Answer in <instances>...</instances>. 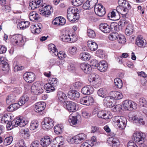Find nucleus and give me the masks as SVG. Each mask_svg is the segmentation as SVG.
<instances>
[{
  "label": "nucleus",
  "instance_id": "1",
  "mask_svg": "<svg viewBox=\"0 0 147 147\" xmlns=\"http://www.w3.org/2000/svg\"><path fill=\"white\" fill-rule=\"evenodd\" d=\"M67 18L72 22H74L79 18V14L78 9L74 7H69L67 10Z\"/></svg>",
  "mask_w": 147,
  "mask_h": 147
},
{
  "label": "nucleus",
  "instance_id": "2",
  "mask_svg": "<svg viewBox=\"0 0 147 147\" xmlns=\"http://www.w3.org/2000/svg\"><path fill=\"white\" fill-rule=\"evenodd\" d=\"M92 67L93 69H96L101 72L106 71L108 68V64L104 61H101L99 63L95 59H92L90 62Z\"/></svg>",
  "mask_w": 147,
  "mask_h": 147
},
{
  "label": "nucleus",
  "instance_id": "3",
  "mask_svg": "<svg viewBox=\"0 0 147 147\" xmlns=\"http://www.w3.org/2000/svg\"><path fill=\"white\" fill-rule=\"evenodd\" d=\"M61 39L63 42L70 43L74 42L77 40L75 33L72 31L68 30H65L63 33Z\"/></svg>",
  "mask_w": 147,
  "mask_h": 147
},
{
  "label": "nucleus",
  "instance_id": "4",
  "mask_svg": "<svg viewBox=\"0 0 147 147\" xmlns=\"http://www.w3.org/2000/svg\"><path fill=\"white\" fill-rule=\"evenodd\" d=\"M113 123L115 125L117 126L121 129L125 128L127 124L126 118L123 116H115L113 119Z\"/></svg>",
  "mask_w": 147,
  "mask_h": 147
},
{
  "label": "nucleus",
  "instance_id": "5",
  "mask_svg": "<svg viewBox=\"0 0 147 147\" xmlns=\"http://www.w3.org/2000/svg\"><path fill=\"white\" fill-rule=\"evenodd\" d=\"M25 38V37L21 34H16L12 36L10 41L14 45L21 46L26 40Z\"/></svg>",
  "mask_w": 147,
  "mask_h": 147
},
{
  "label": "nucleus",
  "instance_id": "6",
  "mask_svg": "<svg viewBox=\"0 0 147 147\" xmlns=\"http://www.w3.org/2000/svg\"><path fill=\"white\" fill-rule=\"evenodd\" d=\"M53 11V8L51 5L45 4L41 5L39 9L38 13L43 16L47 17Z\"/></svg>",
  "mask_w": 147,
  "mask_h": 147
},
{
  "label": "nucleus",
  "instance_id": "7",
  "mask_svg": "<svg viewBox=\"0 0 147 147\" xmlns=\"http://www.w3.org/2000/svg\"><path fill=\"white\" fill-rule=\"evenodd\" d=\"M88 80L93 85L95 86H100L102 82L100 77L98 75L95 74H90L88 77Z\"/></svg>",
  "mask_w": 147,
  "mask_h": 147
},
{
  "label": "nucleus",
  "instance_id": "8",
  "mask_svg": "<svg viewBox=\"0 0 147 147\" xmlns=\"http://www.w3.org/2000/svg\"><path fill=\"white\" fill-rule=\"evenodd\" d=\"M31 90L32 93L36 94H40L44 91L43 85L37 82H35L32 85Z\"/></svg>",
  "mask_w": 147,
  "mask_h": 147
},
{
  "label": "nucleus",
  "instance_id": "9",
  "mask_svg": "<svg viewBox=\"0 0 147 147\" xmlns=\"http://www.w3.org/2000/svg\"><path fill=\"white\" fill-rule=\"evenodd\" d=\"M42 127L45 130H49L54 125L53 120L50 117H45L42 122Z\"/></svg>",
  "mask_w": 147,
  "mask_h": 147
},
{
  "label": "nucleus",
  "instance_id": "10",
  "mask_svg": "<svg viewBox=\"0 0 147 147\" xmlns=\"http://www.w3.org/2000/svg\"><path fill=\"white\" fill-rule=\"evenodd\" d=\"M145 136L142 132H135L133 134L132 139L135 142L139 144H142L144 142Z\"/></svg>",
  "mask_w": 147,
  "mask_h": 147
},
{
  "label": "nucleus",
  "instance_id": "11",
  "mask_svg": "<svg viewBox=\"0 0 147 147\" xmlns=\"http://www.w3.org/2000/svg\"><path fill=\"white\" fill-rule=\"evenodd\" d=\"M28 122V119L25 118L18 117L13 120L14 125L15 127L19 126L22 127L25 126Z\"/></svg>",
  "mask_w": 147,
  "mask_h": 147
},
{
  "label": "nucleus",
  "instance_id": "12",
  "mask_svg": "<svg viewBox=\"0 0 147 147\" xmlns=\"http://www.w3.org/2000/svg\"><path fill=\"white\" fill-rule=\"evenodd\" d=\"M66 107L67 110L71 112H75L78 109V104L74 102L71 101H68L66 102Z\"/></svg>",
  "mask_w": 147,
  "mask_h": 147
},
{
  "label": "nucleus",
  "instance_id": "13",
  "mask_svg": "<svg viewBox=\"0 0 147 147\" xmlns=\"http://www.w3.org/2000/svg\"><path fill=\"white\" fill-rule=\"evenodd\" d=\"M24 78L27 82L31 83L35 80V75L32 72H27L24 74Z\"/></svg>",
  "mask_w": 147,
  "mask_h": 147
},
{
  "label": "nucleus",
  "instance_id": "14",
  "mask_svg": "<svg viewBox=\"0 0 147 147\" xmlns=\"http://www.w3.org/2000/svg\"><path fill=\"white\" fill-rule=\"evenodd\" d=\"M97 116L99 118L106 120L110 119L113 117L112 114L110 112L104 110L99 111L98 113Z\"/></svg>",
  "mask_w": 147,
  "mask_h": 147
},
{
  "label": "nucleus",
  "instance_id": "15",
  "mask_svg": "<svg viewBox=\"0 0 147 147\" xmlns=\"http://www.w3.org/2000/svg\"><path fill=\"white\" fill-rule=\"evenodd\" d=\"M94 10L96 14L99 16H103L105 13V8L101 4L96 5L94 7Z\"/></svg>",
  "mask_w": 147,
  "mask_h": 147
},
{
  "label": "nucleus",
  "instance_id": "16",
  "mask_svg": "<svg viewBox=\"0 0 147 147\" xmlns=\"http://www.w3.org/2000/svg\"><path fill=\"white\" fill-rule=\"evenodd\" d=\"M144 118V117L142 115L139 114L133 116L131 120L134 123L143 125L145 123Z\"/></svg>",
  "mask_w": 147,
  "mask_h": 147
},
{
  "label": "nucleus",
  "instance_id": "17",
  "mask_svg": "<svg viewBox=\"0 0 147 147\" xmlns=\"http://www.w3.org/2000/svg\"><path fill=\"white\" fill-rule=\"evenodd\" d=\"M90 64V65L86 63H81L80 64V67L84 73L88 74L91 72L92 68Z\"/></svg>",
  "mask_w": 147,
  "mask_h": 147
},
{
  "label": "nucleus",
  "instance_id": "18",
  "mask_svg": "<svg viewBox=\"0 0 147 147\" xmlns=\"http://www.w3.org/2000/svg\"><path fill=\"white\" fill-rule=\"evenodd\" d=\"M107 142L109 144L113 147H117L120 145V142L117 138L110 137L107 139Z\"/></svg>",
  "mask_w": 147,
  "mask_h": 147
},
{
  "label": "nucleus",
  "instance_id": "19",
  "mask_svg": "<svg viewBox=\"0 0 147 147\" xmlns=\"http://www.w3.org/2000/svg\"><path fill=\"white\" fill-rule=\"evenodd\" d=\"M63 143V137L58 136L53 140L51 145L52 147H59Z\"/></svg>",
  "mask_w": 147,
  "mask_h": 147
},
{
  "label": "nucleus",
  "instance_id": "20",
  "mask_svg": "<svg viewBox=\"0 0 147 147\" xmlns=\"http://www.w3.org/2000/svg\"><path fill=\"white\" fill-rule=\"evenodd\" d=\"M42 1L40 0H35L32 1L29 3V9L30 10H34L37 7H40Z\"/></svg>",
  "mask_w": 147,
  "mask_h": 147
},
{
  "label": "nucleus",
  "instance_id": "21",
  "mask_svg": "<svg viewBox=\"0 0 147 147\" xmlns=\"http://www.w3.org/2000/svg\"><path fill=\"white\" fill-rule=\"evenodd\" d=\"M136 44L139 47H144L147 46L146 40L140 35L138 36L136 40Z\"/></svg>",
  "mask_w": 147,
  "mask_h": 147
},
{
  "label": "nucleus",
  "instance_id": "22",
  "mask_svg": "<svg viewBox=\"0 0 147 147\" xmlns=\"http://www.w3.org/2000/svg\"><path fill=\"white\" fill-rule=\"evenodd\" d=\"M46 104L43 102H38L35 104V111L36 112H40L42 111L45 109Z\"/></svg>",
  "mask_w": 147,
  "mask_h": 147
},
{
  "label": "nucleus",
  "instance_id": "23",
  "mask_svg": "<svg viewBox=\"0 0 147 147\" xmlns=\"http://www.w3.org/2000/svg\"><path fill=\"white\" fill-rule=\"evenodd\" d=\"M80 118V116L79 115L74 116L70 115L69 117L68 121L71 125H76Z\"/></svg>",
  "mask_w": 147,
  "mask_h": 147
},
{
  "label": "nucleus",
  "instance_id": "24",
  "mask_svg": "<svg viewBox=\"0 0 147 147\" xmlns=\"http://www.w3.org/2000/svg\"><path fill=\"white\" fill-rule=\"evenodd\" d=\"M93 87L90 85H87L83 87L81 89L82 93L84 95H89L92 94L93 92Z\"/></svg>",
  "mask_w": 147,
  "mask_h": 147
},
{
  "label": "nucleus",
  "instance_id": "25",
  "mask_svg": "<svg viewBox=\"0 0 147 147\" xmlns=\"http://www.w3.org/2000/svg\"><path fill=\"white\" fill-rule=\"evenodd\" d=\"M76 144L81 143L86 139V136L84 134H79L74 136Z\"/></svg>",
  "mask_w": 147,
  "mask_h": 147
},
{
  "label": "nucleus",
  "instance_id": "26",
  "mask_svg": "<svg viewBox=\"0 0 147 147\" xmlns=\"http://www.w3.org/2000/svg\"><path fill=\"white\" fill-rule=\"evenodd\" d=\"M66 23V20L63 18L60 17L56 18L53 21V23L55 25L63 26Z\"/></svg>",
  "mask_w": 147,
  "mask_h": 147
},
{
  "label": "nucleus",
  "instance_id": "27",
  "mask_svg": "<svg viewBox=\"0 0 147 147\" xmlns=\"http://www.w3.org/2000/svg\"><path fill=\"white\" fill-rule=\"evenodd\" d=\"M51 140L48 136H45L40 140V143L41 145L40 147H47L51 143Z\"/></svg>",
  "mask_w": 147,
  "mask_h": 147
},
{
  "label": "nucleus",
  "instance_id": "28",
  "mask_svg": "<svg viewBox=\"0 0 147 147\" xmlns=\"http://www.w3.org/2000/svg\"><path fill=\"white\" fill-rule=\"evenodd\" d=\"M99 28L102 32L105 33H109L111 30V26L105 23L100 24L99 26Z\"/></svg>",
  "mask_w": 147,
  "mask_h": 147
},
{
  "label": "nucleus",
  "instance_id": "29",
  "mask_svg": "<svg viewBox=\"0 0 147 147\" xmlns=\"http://www.w3.org/2000/svg\"><path fill=\"white\" fill-rule=\"evenodd\" d=\"M67 96L69 98L71 99H75L80 96V94L77 91L75 90H71L69 91L67 93Z\"/></svg>",
  "mask_w": 147,
  "mask_h": 147
},
{
  "label": "nucleus",
  "instance_id": "30",
  "mask_svg": "<svg viewBox=\"0 0 147 147\" xmlns=\"http://www.w3.org/2000/svg\"><path fill=\"white\" fill-rule=\"evenodd\" d=\"M42 27L41 24L39 23L36 25H32L31 26V30L33 33L37 34L40 32Z\"/></svg>",
  "mask_w": 147,
  "mask_h": 147
},
{
  "label": "nucleus",
  "instance_id": "31",
  "mask_svg": "<svg viewBox=\"0 0 147 147\" xmlns=\"http://www.w3.org/2000/svg\"><path fill=\"white\" fill-rule=\"evenodd\" d=\"M57 97L59 102L63 103L66 100L67 96L65 93L60 91L57 92Z\"/></svg>",
  "mask_w": 147,
  "mask_h": 147
},
{
  "label": "nucleus",
  "instance_id": "32",
  "mask_svg": "<svg viewBox=\"0 0 147 147\" xmlns=\"http://www.w3.org/2000/svg\"><path fill=\"white\" fill-rule=\"evenodd\" d=\"M111 94L113 100L121 99L123 98V96L122 93L117 91H114L111 92Z\"/></svg>",
  "mask_w": 147,
  "mask_h": 147
},
{
  "label": "nucleus",
  "instance_id": "33",
  "mask_svg": "<svg viewBox=\"0 0 147 147\" xmlns=\"http://www.w3.org/2000/svg\"><path fill=\"white\" fill-rule=\"evenodd\" d=\"M120 5L122 6V9L121 12L123 13H121V14L122 15H125L128 13V10L131 8V6L129 2H126Z\"/></svg>",
  "mask_w": 147,
  "mask_h": 147
},
{
  "label": "nucleus",
  "instance_id": "34",
  "mask_svg": "<svg viewBox=\"0 0 147 147\" xmlns=\"http://www.w3.org/2000/svg\"><path fill=\"white\" fill-rule=\"evenodd\" d=\"M87 45L89 48L92 51H95L98 47L97 44L92 40H88L87 42Z\"/></svg>",
  "mask_w": 147,
  "mask_h": 147
},
{
  "label": "nucleus",
  "instance_id": "35",
  "mask_svg": "<svg viewBox=\"0 0 147 147\" xmlns=\"http://www.w3.org/2000/svg\"><path fill=\"white\" fill-rule=\"evenodd\" d=\"M79 57L80 59L84 61H89L91 57L90 54L86 52H82L81 53Z\"/></svg>",
  "mask_w": 147,
  "mask_h": 147
},
{
  "label": "nucleus",
  "instance_id": "36",
  "mask_svg": "<svg viewBox=\"0 0 147 147\" xmlns=\"http://www.w3.org/2000/svg\"><path fill=\"white\" fill-rule=\"evenodd\" d=\"M48 49L53 56H57V50L55 46L53 44H50L48 45Z\"/></svg>",
  "mask_w": 147,
  "mask_h": 147
},
{
  "label": "nucleus",
  "instance_id": "37",
  "mask_svg": "<svg viewBox=\"0 0 147 147\" xmlns=\"http://www.w3.org/2000/svg\"><path fill=\"white\" fill-rule=\"evenodd\" d=\"M63 128V125L59 124L55 126L54 127V129L55 134L58 135L62 133Z\"/></svg>",
  "mask_w": 147,
  "mask_h": 147
},
{
  "label": "nucleus",
  "instance_id": "38",
  "mask_svg": "<svg viewBox=\"0 0 147 147\" xmlns=\"http://www.w3.org/2000/svg\"><path fill=\"white\" fill-rule=\"evenodd\" d=\"M29 26V22L28 21H23L19 23L17 25L18 28L24 30Z\"/></svg>",
  "mask_w": 147,
  "mask_h": 147
},
{
  "label": "nucleus",
  "instance_id": "39",
  "mask_svg": "<svg viewBox=\"0 0 147 147\" xmlns=\"http://www.w3.org/2000/svg\"><path fill=\"white\" fill-rule=\"evenodd\" d=\"M108 17H110L111 19L114 20H119L120 18V16L118 13L116 14L114 11H113L108 15Z\"/></svg>",
  "mask_w": 147,
  "mask_h": 147
},
{
  "label": "nucleus",
  "instance_id": "40",
  "mask_svg": "<svg viewBox=\"0 0 147 147\" xmlns=\"http://www.w3.org/2000/svg\"><path fill=\"white\" fill-rule=\"evenodd\" d=\"M97 93L99 96L103 98L107 95V92L106 89L101 88L98 90Z\"/></svg>",
  "mask_w": 147,
  "mask_h": 147
},
{
  "label": "nucleus",
  "instance_id": "41",
  "mask_svg": "<svg viewBox=\"0 0 147 147\" xmlns=\"http://www.w3.org/2000/svg\"><path fill=\"white\" fill-rule=\"evenodd\" d=\"M45 89L47 93L52 92L55 90V88L52 85L49 83H46L44 85Z\"/></svg>",
  "mask_w": 147,
  "mask_h": 147
},
{
  "label": "nucleus",
  "instance_id": "42",
  "mask_svg": "<svg viewBox=\"0 0 147 147\" xmlns=\"http://www.w3.org/2000/svg\"><path fill=\"white\" fill-rule=\"evenodd\" d=\"M115 86L118 88L121 89L123 86V84L122 80L119 78H117L114 80Z\"/></svg>",
  "mask_w": 147,
  "mask_h": 147
},
{
  "label": "nucleus",
  "instance_id": "43",
  "mask_svg": "<svg viewBox=\"0 0 147 147\" xmlns=\"http://www.w3.org/2000/svg\"><path fill=\"white\" fill-rule=\"evenodd\" d=\"M29 100V97L26 95H24L22 96L20 100L18 103L20 106H22L24 105Z\"/></svg>",
  "mask_w": 147,
  "mask_h": 147
},
{
  "label": "nucleus",
  "instance_id": "44",
  "mask_svg": "<svg viewBox=\"0 0 147 147\" xmlns=\"http://www.w3.org/2000/svg\"><path fill=\"white\" fill-rule=\"evenodd\" d=\"M20 133L27 139H28L30 136L29 130L27 128L22 129L20 131Z\"/></svg>",
  "mask_w": 147,
  "mask_h": 147
},
{
  "label": "nucleus",
  "instance_id": "45",
  "mask_svg": "<svg viewBox=\"0 0 147 147\" xmlns=\"http://www.w3.org/2000/svg\"><path fill=\"white\" fill-rule=\"evenodd\" d=\"M38 17V15L36 12L33 11L29 14L30 20L32 21L37 20Z\"/></svg>",
  "mask_w": 147,
  "mask_h": 147
},
{
  "label": "nucleus",
  "instance_id": "46",
  "mask_svg": "<svg viewBox=\"0 0 147 147\" xmlns=\"http://www.w3.org/2000/svg\"><path fill=\"white\" fill-rule=\"evenodd\" d=\"M128 110L132 111L135 110L137 108V104L134 102L129 100Z\"/></svg>",
  "mask_w": 147,
  "mask_h": 147
},
{
  "label": "nucleus",
  "instance_id": "47",
  "mask_svg": "<svg viewBox=\"0 0 147 147\" xmlns=\"http://www.w3.org/2000/svg\"><path fill=\"white\" fill-rule=\"evenodd\" d=\"M38 126V122L37 120H33L31 121L30 126V130H33L36 129Z\"/></svg>",
  "mask_w": 147,
  "mask_h": 147
},
{
  "label": "nucleus",
  "instance_id": "48",
  "mask_svg": "<svg viewBox=\"0 0 147 147\" xmlns=\"http://www.w3.org/2000/svg\"><path fill=\"white\" fill-rule=\"evenodd\" d=\"M117 39L118 42L119 44H123L126 42V39L125 36L121 34L118 35Z\"/></svg>",
  "mask_w": 147,
  "mask_h": 147
},
{
  "label": "nucleus",
  "instance_id": "49",
  "mask_svg": "<svg viewBox=\"0 0 147 147\" xmlns=\"http://www.w3.org/2000/svg\"><path fill=\"white\" fill-rule=\"evenodd\" d=\"M118 36V34L117 33L113 32L109 35L108 38L110 40L114 41L117 39Z\"/></svg>",
  "mask_w": 147,
  "mask_h": 147
},
{
  "label": "nucleus",
  "instance_id": "50",
  "mask_svg": "<svg viewBox=\"0 0 147 147\" xmlns=\"http://www.w3.org/2000/svg\"><path fill=\"white\" fill-rule=\"evenodd\" d=\"M77 52V49L76 46H71L69 48V54L72 55L76 54Z\"/></svg>",
  "mask_w": 147,
  "mask_h": 147
},
{
  "label": "nucleus",
  "instance_id": "51",
  "mask_svg": "<svg viewBox=\"0 0 147 147\" xmlns=\"http://www.w3.org/2000/svg\"><path fill=\"white\" fill-rule=\"evenodd\" d=\"M11 117L10 113L5 114L3 116L2 119L3 120V123H6V121H9L10 119H11Z\"/></svg>",
  "mask_w": 147,
  "mask_h": 147
},
{
  "label": "nucleus",
  "instance_id": "52",
  "mask_svg": "<svg viewBox=\"0 0 147 147\" xmlns=\"http://www.w3.org/2000/svg\"><path fill=\"white\" fill-rule=\"evenodd\" d=\"M122 106L121 105L118 104L115 105L113 104L111 109L112 111L114 112L117 111H119L122 110Z\"/></svg>",
  "mask_w": 147,
  "mask_h": 147
},
{
  "label": "nucleus",
  "instance_id": "53",
  "mask_svg": "<svg viewBox=\"0 0 147 147\" xmlns=\"http://www.w3.org/2000/svg\"><path fill=\"white\" fill-rule=\"evenodd\" d=\"M86 105L89 106L92 105L94 102V99L91 96L86 97Z\"/></svg>",
  "mask_w": 147,
  "mask_h": 147
},
{
  "label": "nucleus",
  "instance_id": "54",
  "mask_svg": "<svg viewBox=\"0 0 147 147\" xmlns=\"http://www.w3.org/2000/svg\"><path fill=\"white\" fill-rule=\"evenodd\" d=\"M13 140V138L12 136H9L6 138L4 140V144L7 146L10 144Z\"/></svg>",
  "mask_w": 147,
  "mask_h": 147
},
{
  "label": "nucleus",
  "instance_id": "55",
  "mask_svg": "<svg viewBox=\"0 0 147 147\" xmlns=\"http://www.w3.org/2000/svg\"><path fill=\"white\" fill-rule=\"evenodd\" d=\"M14 147H27V146L24 140L22 139L15 144Z\"/></svg>",
  "mask_w": 147,
  "mask_h": 147
},
{
  "label": "nucleus",
  "instance_id": "56",
  "mask_svg": "<svg viewBox=\"0 0 147 147\" xmlns=\"http://www.w3.org/2000/svg\"><path fill=\"white\" fill-rule=\"evenodd\" d=\"M133 30L132 26L131 24L129 25L127 27L125 30L126 34L128 36L132 34Z\"/></svg>",
  "mask_w": 147,
  "mask_h": 147
},
{
  "label": "nucleus",
  "instance_id": "57",
  "mask_svg": "<svg viewBox=\"0 0 147 147\" xmlns=\"http://www.w3.org/2000/svg\"><path fill=\"white\" fill-rule=\"evenodd\" d=\"M84 0H72V4L75 6L81 5L84 2Z\"/></svg>",
  "mask_w": 147,
  "mask_h": 147
},
{
  "label": "nucleus",
  "instance_id": "58",
  "mask_svg": "<svg viewBox=\"0 0 147 147\" xmlns=\"http://www.w3.org/2000/svg\"><path fill=\"white\" fill-rule=\"evenodd\" d=\"M87 35L90 38H93L96 36L95 32L92 30L89 29L87 30Z\"/></svg>",
  "mask_w": 147,
  "mask_h": 147
},
{
  "label": "nucleus",
  "instance_id": "59",
  "mask_svg": "<svg viewBox=\"0 0 147 147\" xmlns=\"http://www.w3.org/2000/svg\"><path fill=\"white\" fill-rule=\"evenodd\" d=\"M49 84L52 86H56L57 85V80L55 78H51L49 80Z\"/></svg>",
  "mask_w": 147,
  "mask_h": 147
},
{
  "label": "nucleus",
  "instance_id": "60",
  "mask_svg": "<svg viewBox=\"0 0 147 147\" xmlns=\"http://www.w3.org/2000/svg\"><path fill=\"white\" fill-rule=\"evenodd\" d=\"M57 55L59 59H62L65 58L66 56V54L63 52L60 51L59 53L57 51Z\"/></svg>",
  "mask_w": 147,
  "mask_h": 147
},
{
  "label": "nucleus",
  "instance_id": "61",
  "mask_svg": "<svg viewBox=\"0 0 147 147\" xmlns=\"http://www.w3.org/2000/svg\"><path fill=\"white\" fill-rule=\"evenodd\" d=\"M139 104L141 106H145L147 105V102L145 99L144 98H141L139 99Z\"/></svg>",
  "mask_w": 147,
  "mask_h": 147
},
{
  "label": "nucleus",
  "instance_id": "62",
  "mask_svg": "<svg viewBox=\"0 0 147 147\" xmlns=\"http://www.w3.org/2000/svg\"><path fill=\"white\" fill-rule=\"evenodd\" d=\"M83 7L84 9L87 10L90 9L93 7L87 1L84 3L83 5Z\"/></svg>",
  "mask_w": 147,
  "mask_h": 147
},
{
  "label": "nucleus",
  "instance_id": "63",
  "mask_svg": "<svg viewBox=\"0 0 147 147\" xmlns=\"http://www.w3.org/2000/svg\"><path fill=\"white\" fill-rule=\"evenodd\" d=\"M110 100H113L111 96H109L106 97L104 99L103 101V104L104 105H107L110 101Z\"/></svg>",
  "mask_w": 147,
  "mask_h": 147
},
{
  "label": "nucleus",
  "instance_id": "64",
  "mask_svg": "<svg viewBox=\"0 0 147 147\" xmlns=\"http://www.w3.org/2000/svg\"><path fill=\"white\" fill-rule=\"evenodd\" d=\"M129 100H126L123 102V106L125 110H128Z\"/></svg>",
  "mask_w": 147,
  "mask_h": 147
}]
</instances>
